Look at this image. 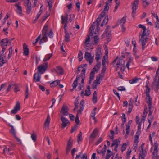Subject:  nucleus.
Returning <instances> with one entry per match:
<instances>
[{
	"mask_svg": "<svg viewBox=\"0 0 159 159\" xmlns=\"http://www.w3.org/2000/svg\"><path fill=\"white\" fill-rule=\"evenodd\" d=\"M57 70H55L56 71L57 73L61 75L63 74L64 71L63 68L60 66H58L57 67Z\"/></svg>",
	"mask_w": 159,
	"mask_h": 159,
	"instance_id": "nucleus-19",
	"label": "nucleus"
},
{
	"mask_svg": "<svg viewBox=\"0 0 159 159\" xmlns=\"http://www.w3.org/2000/svg\"><path fill=\"white\" fill-rule=\"evenodd\" d=\"M91 54L87 52H86L85 53L84 58L86 60L91 64L93 62V57H91Z\"/></svg>",
	"mask_w": 159,
	"mask_h": 159,
	"instance_id": "nucleus-9",
	"label": "nucleus"
},
{
	"mask_svg": "<svg viewBox=\"0 0 159 159\" xmlns=\"http://www.w3.org/2000/svg\"><path fill=\"white\" fill-rule=\"evenodd\" d=\"M108 16L107 15L104 19L103 20L101 25V26H103L104 25H106L108 21Z\"/></svg>",
	"mask_w": 159,
	"mask_h": 159,
	"instance_id": "nucleus-26",
	"label": "nucleus"
},
{
	"mask_svg": "<svg viewBox=\"0 0 159 159\" xmlns=\"http://www.w3.org/2000/svg\"><path fill=\"white\" fill-rule=\"evenodd\" d=\"M106 11H104V10L101 12V14L99 15L101 17L103 18L105 15L106 13Z\"/></svg>",
	"mask_w": 159,
	"mask_h": 159,
	"instance_id": "nucleus-61",
	"label": "nucleus"
},
{
	"mask_svg": "<svg viewBox=\"0 0 159 159\" xmlns=\"http://www.w3.org/2000/svg\"><path fill=\"white\" fill-rule=\"evenodd\" d=\"M24 53L25 56H27L29 53V50L28 46L25 43H24L23 45Z\"/></svg>",
	"mask_w": 159,
	"mask_h": 159,
	"instance_id": "nucleus-17",
	"label": "nucleus"
},
{
	"mask_svg": "<svg viewBox=\"0 0 159 159\" xmlns=\"http://www.w3.org/2000/svg\"><path fill=\"white\" fill-rule=\"evenodd\" d=\"M8 125L11 127V129L10 130V133L13 135L14 136H15L16 135L15 130L13 126L9 124H8Z\"/></svg>",
	"mask_w": 159,
	"mask_h": 159,
	"instance_id": "nucleus-25",
	"label": "nucleus"
},
{
	"mask_svg": "<svg viewBox=\"0 0 159 159\" xmlns=\"http://www.w3.org/2000/svg\"><path fill=\"white\" fill-rule=\"evenodd\" d=\"M82 139V134L81 132H80L77 136V142L79 143V141H81Z\"/></svg>",
	"mask_w": 159,
	"mask_h": 159,
	"instance_id": "nucleus-42",
	"label": "nucleus"
},
{
	"mask_svg": "<svg viewBox=\"0 0 159 159\" xmlns=\"http://www.w3.org/2000/svg\"><path fill=\"white\" fill-rule=\"evenodd\" d=\"M39 74V73L37 72L34 74V80L35 82L40 81L41 76Z\"/></svg>",
	"mask_w": 159,
	"mask_h": 159,
	"instance_id": "nucleus-15",
	"label": "nucleus"
},
{
	"mask_svg": "<svg viewBox=\"0 0 159 159\" xmlns=\"http://www.w3.org/2000/svg\"><path fill=\"white\" fill-rule=\"evenodd\" d=\"M25 99L26 98H28V96L29 95V89L28 86L27 85L26 87V90L25 92Z\"/></svg>",
	"mask_w": 159,
	"mask_h": 159,
	"instance_id": "nucleus-41",
	"label": "nucleus"
},
{
	"mask_svg": "<svg viewBox=\"0 0 159 159\" xmlns=\"http://www.w3.org/2000/svg\"><path fill=\"white\" fill-rule=\"evenodd\" d=\"M101 54V50L99 48H97L96 52L95 59L97 61H98L100 59V55Z\"/></svg>",
	"mask_w": 159,
	"mask_h": 159,
	"instance_id": "nucleus-16",
	"label": "nucleus"
},
{
	"mask_svg": "<svg viewBox=\"0 0 159 159\" xmlns=\"http://www.w3.org/2000/svg\"><path fill=\"white\" fill-rule=\"evenodd\" d=\"M106 5L104 6V11H108L109 9V7L108 6V4L107 2V3L105 2Z\"/></svg>",
	"mask_w": 159,
	"mask_h": 159,
	"instance_id": "nucleus-60",
	"label": "nucleus"
},
{
	"mask_svg": "<svg viewBox=\"0 0 159 159\" xmlns=\"http://www.w3.org/2000/svg\"><path fill=\"white\" fill-rule=\"evenodd\" d=\"M80 79V76H79V75H77L76 77V79H75V80L74 81L73 83V85L74 86V87L75 88V87H77V84H78V81Z\"/></svg>",
	"mask_w": 159,
	"mask_h": 159,
	"instance_id": "nucleus-34",
	"label": "nucleus"
},
{
	"mask_svg": "<svg viewBox=\"0 0 159 159\" xmlns=\"http://www.w3.org/2000/svg\"><path fill=\"white\" fill-rule=\"evenodd\" d=\"M69 109L68 107L66 105H63L62 106L61 110L60 111V112L62 113V114L61 115L63 116H67L69 114L68 113Z\"/></svg>",
	"mask_w": 159,
	"mask_h": 159,
	"instance_id": "nucleus-5",
	"label": "nucleus"
},
{
	"mask_svg": "<svg viewBox=\"0 0 159 159\" xmlns=\"http://www.w3.org/2000/svg\"><path fill=\"white\" fill-rule=\"evenodd\" d=\"M48 27V25L46 24L42 30V34L44 35L45 34L47 35V29Z\"/></svg>",
	"mask_w": 159,
	"mask_h": 159,
	"instance_id": "nucleus-24",
	"label": "nucleus"
},
{
	"mask_svg": "<svg viewBox=\"0 0 159 159\" xmlns=\"http://www.w3.org/2000/svg\"><path fill=\"white\" fill-rule=\"evenodd\" d=\"M19 4H20L19 3H17L15 4L14 5L17 8V13L20 16H22L23 15V14L22 13V7L21 6L19 5Z\"/></svg>",
	"mask_w": 159,
	"mask_h": 159,
	"instance_id": "nucleus-11",
	"label": "nucleus"
},
{
	"mask_svg": "<svg viewBox=\"0 0 159 159\" xmlns=\"http://www.w3.org/2000/svg\"><path fill=\"white\" fill-rule=\"evenodd\" d=\"M132 120H129L128 123L126 125V130H127V133H128L129 132V130H130V125L132 123Z\"/></svg>",
	"mask_w": 159,
	"mask_h": 159,
	"instance_id": "nucleus-30",
	"label": "nucleus"
},
{
	"mask_svg": "<svg viewBox=\"0 0 159 159\" xmlns=\"http://www.w3.org/2000/svg\"><path fill=\"white\" fill-rule=\"evenodd\" d=\"M148 101L147 102V103H148V106H149V108H151L152 104V99L150 97V95L148 96Z\"/></svg>",
	"mask_w": 159,
	"mask_h": 159,
	"instance_id": "nucleus-31",
	"label": "nucleus"
},
{
	"mask_svg": "<svg viewBox=\"0 0 159 159\" xmlns=\"http://www.w3.org/2000/svg\"><path fill=\"white\" fill-rule=\"evenodd\" d=\"M73 140L71 137H70L67 142L66 148L71 149L73 146Z\"/></svg>",
	"mask_w": 159,
	"mask_h": 159,
	"instance_id": "nucleus-14",
	"label": "nucleus"
},
{
	"mask_svg": "<svg viewBox=\"0 0 159 159\" xmlns=\"http://www.w3.org/2000/svg\"><path fill=\"white\" fill-rule=\"evenodd\" d=\"M52 56V53L51 54H48V55L47 56V58L45 57L44 58L43 60V61L45 62L49 60Z\"/></svg>",
	"mask_w": 159,
	"mask_h": 159,
	"instance_id": "nucleus-49",
	"label": "nucleus"
},
{
	"mask_svg": "<svg viewBox=\"0 0 159 159\" xmlns=\"http://www.w3.org/2000/svg\"><path fill=\"white\" fill-rule=\"evenodd\" d=\"M31 11V5L29 6H28L27 7L26 9V13L27 14H29L30 13Z\"/></svg>",
	"mask_w": 159,
	"mask_h": 159,
	"instance_id": "nucleus-58",
	"label": "nucleus"
},
{
	"mask_svg": "<svg viewBox=\"0 0 159 159\" xmlns=\"http://www.w3.org/2000/svg\"><path fill=\"white\" fill-rule=\"evenodd\" d=\"M154 149L152 153L153 156L152 157L153 158L155 157H156L158 156V144L157 142L154 143Z\"/></svg>",
	"mask_w": 159,
	"mask_h": 159,
	"instance_id": "nucleus-8",
	"label": "nucleus"
},
{
	"mask_svg": "<svg viewBox=\"0 0 159 159\" xmlns=\"http://www.w3.org/2000/svg\"><path fill=\"white\" fill-rule=\"evenodd\" d=\"M97 130L95 129L93 132L92 134L91 135L90 137L91 138H93L96 137V134L97 133Z\"/></svg>",
	"mask_w": 159,
	"mask_h": 159,
	"instance_id": "nucleus-46",
	"label": "nucleus"
},
{
	"mask_svg": "<svg viewBox=\"0 0 159 159\" xmlns=\"http://www.w3.org/2000/svg\"><path fill=\"white\" fill-rule=\"evenodd\" d=\"M47 41V35L45 34L43 37L41 39L39 42V44H40L42 43L45 42Z\"/></svg>",
	"mask_w": 159,
	"mask_h": 159,
	"instance_id": "nucleus-28",
	"label": "nucleus"
},
{
	"mask_svg": "<svg viewBox=\"0 0 159 159\" xmlns=\"http://www.w3.org/2000/svg\"><path fill=\"white\" fill-rule=\"evenodd\" d=\"M121 119L122 121V122L125 123L126 121V118L125 116V113L122 114V117Z\"/></svg>",
	"mask_w": 159,
	"mask_h": 159,
	"instance_id": "nucleus-50",
	"label": "nucleus"
},
{
	"mask_svg": "<svg viewBox=\"0 0 159 159\" xmlns=\"http://www.w3.org/2000/svg\"><path fill=\"white\" fill-rule=\"evenodd\" d=\"M129 58L128 61L126 65V66L128 68V70H129V66L130 64V63L131 62V61L133 60V58L132 57L130 56L129 57Z\"/></svg>",
	"mask_w": 159,
	"mask_h": 159,
	"instance_id": "nucleus-36",
	"label": "nucleus"
},
{
	"mask_svg": "<svg viewBox=\"0 0 159 159\" xmlns=\"http://www.w3.org/2000/svg\"><path fill=\"white\" fill-rule=\"evenodd\" d=\"M93 39V38H92ZM94 40L93 41L94 43H93V45H97L98 44V42L99 41V38L98 35H96L93 37V39Z\"/></svg>",
	"mask_w": 159,
	"mask_h": 159,
	"instance_id": "nucleus-22",
	"label": "nucleus"
},
{
	"mask_svg": "<svg viewBox=\"0 0 159 159\" xmlns=\"http://www.w3.org/2000/svg\"><path fill=\"white\" fill-rule=\"evenodd\" d=\"M111 135L109 136V137L111 139H113L114 138V132L113 130H111Z\"/></svg>",
	"mask_w": 159,
	"mask_h": 159,
	"instance_id": "nucleus-56",
	"label": "nucleus"
},
{
	"mask_svg": "<svg viewBox=\"0 0 159 159\" xmlns=\"http://www.w3.org/2000/svg\"><path fill=\"white\" fill-rule=\"evenodd\" d=\"M144 143H142L139 148V150L140 155H144L146 156V151L145 150H144Z\"/></svg>",
	"mask_w": 159,
	"mask_h": 159,
	"instance_id": "nucleus-10",
	"label": "nucleus"
},
{
	"mask_svg": "<svg viewBox=\"0 0 159 159\" xmlns=\"http://www.w3.org/2000/svg\"><path fill=\"white\" fill-rule=\"evenodd\" d=\"M16 86L15 84H12V83H11L8 86L7 89L6 90V92H8L10 90L11 88V86Z\"/></svg>",
	"mask_w": 159,
	"mask_h": 159,
	"instance_id": "nucleus-57",
	"label": "nucleus"
},
{
	"mask_svg": "<svg viewBox=\"0 0 159 159\" xmlns=\"http://www.w3.org/2000/svg\"><path fill=\"white\" fill-rule=\"evenodd\" d=\"M159 71H157L155 75V78L154 79V81H155V82L156 83V84H157V81L158 80V77L159 76V73L158 72Z\"/></svg>",
	"mask_w": 159,
	"mask_h": 159,
	"instance_id": "nucleus-47",
	"label": "nucleus"
},
{
	"mask_svg": "<svg viewBox=\"0 0 159 159\" xmlns=\"http://www.w3.org/2000/svg\"><path fill=\"white\" fill-rule=\"evenodd\" d=\"M139 139V137L138 136V135H135V138H134V143H136V144L138 143Z\"/></svg>",
	"mask_w": 159,
	"mask_h": 159,
	"instance_id": "nucleus-62",
	"label": "nucleus"
},
{
	"mask_svg": "<svg viewBox=\"0 0 159 159\" xmlns=\"http://www.w3.org/2000/svg\"><path fill=\"white\" fill-rule=\"evenodd\" d=\"M50 121V118L49 115H48L47 116V119L45 121L44 125L46 126H49Z\"/></svg>",
	"mask_w": 159,
	"mask_h": 159,
	"instance_id": "nucleus-29",
	"label": "nucleus"
},
{
	"mask_svg": "<svg viewBox=\"0 0 159 159\" xmlns=\"http://www.w3.org/2000/svg\"><path fill=\"white\" fill-rule=\"evenodd\" d=\"M6 62V61L4 60L3 59H1L0 61V67L2 66Z\"/></svg>",
	"mask_w": 159,
	"mask_h": 159,
	"instance_id": "nucleus-63",
	"label": "nucleus"
},
{
	"mask_svg": "<svg viewBox=\"0 0 159 159\" xmlns=\"http://www.w3.org/2000/svg\"><path fill=\"white\" fill-rule=\"evenodd\" d=\"M60 82V80H57L52 82L51 83L50 85L52 87H54L59 84Z\"/></svg>",
	"mask_w": 159,
	"mask_h": 159,
	"instance_id": "nucleus-27",
	"label": "nucleus"
},
{
	"mask_svg": "<svg viewBox=\"0 0 159 159\" xmlns=\"http://www.w3.org/2000/svg\"><path fill=\"white\" fill-rule=\"evenodd\" d=\"M157 20L155 22V27L157 28V29L159 28V19L158 16L157 15L156 16Z\"/></svg>",
	"mask_w": 159,
	"mask_h": 159,
	"instance_id": "nucleus-35",
	"label": "nucleus"
},
{
	"mask_svg": "<svg viewBox=\"0 0 159 159\" xmlns=\"http://www.w3.org/2000/svg\"><path fill=\"white\" fill-rule=\"evenodd\" d=\"M86 71V69L84 68H83L82 70L81 71V75L80 76L81 79H84L85 77V73Z\"/></svg>",
	"mask_w": 159,
	"mask_h": 159,
	"instance_id": "nucleus-33",
	"label": "nucleus"
},
{
	"mask_svg": "<svg viewBox=\"0 0 159 159\" xmlns=\"http://www.w3.org/2000/svg\"><path fill=\"white\" fill-rule=\"evenodd\" d=\"M112 152L109 149H108L107 150V154L106 155V157L107 158L108 157V158H110L111 155H112Z\"/></svg>",
	"mask_w": 159,
	"mask_h": 159,
	"instance_id": "nucleus-40",
	"label": "nucleus"
},
{
	"mask_svg": "<svg viewBox=\"0 0 159 159\" xmlns=\"http://www.w3.org/2000/svg\"><path fill=\"white\" fill-rule=\"evenodd\" d=\"M126 16L124 17L120 20V23L121 24V25H122V24L124 25V24L126 23Z\"/></svg>",
	"mask_w": 159,
	"mask_h": 159,
	"instance_id": "nucleus-39",
	"label": "nucleus"
},
{
	"mask_svg": "<svg viewBox=\"0 0 159 159\" xmlns=\"http://www.w3.org/2000/svg\"><path fill=\"white\" fill-rule=\"evenodd\" d=\"M9 39L7 38L2 39L0 42V46L3 47L4 46H7L8 44Z\"/></svg>",
	"mask_w": 159,
	"mask_h": 159,
	"instance_id": "nucleus-13",
	"label": "nucleus"
},
{
	"mask_svg": "<svg viewBox=\"0 0 159 159\" xmlns=\"http://www.w3.org/2000/svg\"><path fill=\"white\" fill-rule=\"evenodd\" d=\"M138 27L139 28H141L143 29V32L142 34H140L139 38V41L142 44V49L144 50L145 48V45L147 42V40L148 38L147 37L145 38V36H148L150 34V30L149 27L147 28V32H146V28L145 26L142 25L141 24H139L138 25Z\"/></svg>",
	"mask_w": 159,
	"mask_h": 159,
	"instance_id": "nucleus-1",
	"label": "nucleus"
},
{
	"mask_svg": "<svg viewBox=\"0 0 159 159\" xmlns=\"http://www.w3.org/2000/svg\"><path fill=\"white\" fill-rule=\"evenodd\" d=\"M94 70H92L90 73L89 79L93 80L94 77Z\"/></svg>",
	"mask_w": 159,
	"mask_h": 159,
	"instance_id": "nucleus-45",
	"label": "nucleus"
},
{
	"mask_svg": "<svg viewBox=\"0 0 159 159\" xmlns=\"http://www.w3.org/2000/svg\"><path fill=\"white\" fill-rule=\"evenodd\" d=\"M145 87L146 88V92L145 93L146 94V98L147 99L148 96L149 95V93L150 92V89L149 88V86H145Z\"/></svg>",
	"mask_w": 159,
	"mask_h": 159,
	"instance_id": "nucleus-32",
	"label": "nucleus"
},
{
	"mask_svg": "<svg viewBox=\"0 0 159 159\" xmlns=\"http://www.w3.org/2000/svg\"><path fill=\"white\" fill-rule=\"evenodd\" d=\"M110 28V26L109 25H107L106 27L105 31L107 35V40L108 42L110 41L111 38V31H109Z\"/></svg>",
	"mask_w": 159,
	"mask_h": 159,
	"instance_id": "nucleus-6",
	"label": "nucleus"
},
{
	"mask_svg": "<svg viewBox=\"0 0 159 159\" xmlns=\"http://www.w3.org/2000/svg\"><path fill=\"white\" fill-rule=\"evenodd\" d=\"M11 148H7L6 146L5 148L3 149V153L5 154V152H6L7 154L11 155L12 153L11 152Z\"/></svg>",
	"mask_w": 159,
	"mask_h": 159,
	"instance_id": "nucleus-21",
	"label": "nucleus"
},
{
	"mask_svg": "<svg viewBox=\"0 0 159 159\" xmlns=\"http://www.w3.org/2000/svg\"><path fill=\"white\" fill-rule=\"evenodd\" d=\"M92 101L94 103H95L97 102V94L96 91H95L94 92V93L93 94Z\"/></svg>",
	"mask_w": 159,
	"mask_h": 159,
	"instance_id": "nucleus-23",
	"label": "nucleus"
},
{
	"mask_svg": "<svg viewBox=\"0 0 159 159\" xmlns=\"http://www.w3.org/2000/svg\"><path fill=\"white\" fill-rule=\"evenodd\" d=\"M53 32L52 29H51L49 33L48 34V35L49 36L50 38H52L53 37Z\"/></svg>",
	"mask_w": 159,
	"mask_h": 159,
	"instance_id": "nucleus-55",
	"label": "nucleus"
},
{
	"mask_svg": "<svg viewBox=\"0 0 159 159\" xmlns=\"http://www.w3.org/2000/svg\"><path fill=\"white\" fill-rule=\"evenodd\" d=\"M90 32L89 33V35H88L87 36H88L87 38L84 42L85 45L86 47H88V45L89 44V42L90 41V36H92L93 35V31H90Z\"/></svg>",
	"mask_w": 159,
	"mask_h": 159,
	"instance_id": "nucleus-12",
	"label": "nucleus"
},
{
	"mask_svg": "<svg viewBox=\"0 0 159 159\" xmlns=\"http://www.w3.org/2000/svg\"><path fill=\"white\" fill-rule=\"evenodd\" d=\"M61 23L64 24L65 23L68 22V14L66 13V16H64L62 15L61 16Z\"/></svg>",
	"mask_w": 159,
	"mask_h": 159,
	"instance_id": "nucleus-20",
	"label": "nucleus"
},
{
	"mask_svg": "<svg viewBox=\"0 0 159 159\" xmlns=\"http://www.w3.org/2000/svg\"><path fill=\"white\" fill-rule=\"evenodd\" d=\"M50 14L49 13H48L47 12H46L45 14L44 15L43 17L42 20V22H43L44 21L45 19L47 18L49 16Z\"/></svg>",
	"mask_w": 159,
	"mask_h": 159,
	"instance_id": "nucleus-53",
	"label": "nucleus"
},
{
	"mask_svg": "<svg viewBox=\"0 0 159 159\" xmlns=\"http://www.w3.org/2000/svg\"><path fill=\"white\" fill-rule=\"evenodd\" d=\"M102 18L101 17H100L99 16L98 17V18L96 20V25L98 27L99 26V25H100V22L101 21V19Z\"/></svg>",
	"mask_w": 159,
	"mask_h": 159,
	"instance_id": "nucleus-38",
	"label": "nucleus"
},
{
	"mask_svg": "<svg viewBox=\"0 0 159 159\" xmlns=\"http://www.w3.org/2000/svg\"><path fill=\"white\" fill-rule=\"evenodd\" d=\"M78 58H79V61H81L83 58V54L81 50H80L78 54Z\"/></svg>",
	"mask_w": 159,
	"mask_h": 159,
	"instance_id": "nucleus-37",
	"label": "nucleus"
},
{
	"mask_svg": "<svg viewBox=\"0 0 159 159\" xmlns=\"http://www.w3.org/2000/svg\"><path fill=\"white\" fill-rule=\"evenodd\" d=\"M75 122L76 123V125H78L80 123V121L79 119L78 113H77L75 120Z\"/></svg>",
	"mask_w": 159,
	"mask_h": 159,
	"instance_id": "nucleus-54",
	"label": "nucleus"
},
{
	"mask_svg": "<svg viewBox=\"0 0 159 159\" xmlns=\"http://www.w3.org/2000/svg\"><path fill=\"white\" fill-rule=\"evenodd\" d=\"M41 34H40L36 39H35V42L34 43H33V44L35 46V45L37 43V42H38V41L41 38Z\"/></svg>",
	"mask_w": 159,
	"mask_h": 159,
	"instance_id": "nucleus-59",
	"label": "nucleus"
},
{
	"mask_svg": "<svg viewBox=\"0 0 159 159\" xmlns=\"http://www.w3.org/2000/svg\"><path fill=\"white\" fill-rule=\"evenodd\" d=\"M43 65H39L37 67L38 72L40 74H43L47 70L48 67V63L45 62Z\"/></svg>",
	"mask_w": 159,
	"mask_h": 159,
	"instance_id": "nucleus-3",
	"label": "nucleus"
},
{
	"mask_svg": "<svg viewBox=\"0 0 159 159\" xmlns=\"http://www.w3.org/2000/svg\"><path fill=\"white\" fill-rule=\"evenodd\" d=\"M139 80V79L136 78L130 80H129V82L130 84H133L134 83H136Z\"/></svg>",
	"mask_w": 159,
	"mask_h": 159,
	"instance_id": "nucleus-44",
	"label": "nucleus"
},
{
	"mask_svg": "<svg viewBox=\"0 0 159 159\" xmlns=\"http://www.w3.org/2000/svg\"><path fill=\"white\" fill-rule=\"evenodd\" d=\"M20 109V103L18 101L16 102V104L15 106L14 109L12 110L11 112L13 114H15Z\"/></svg>",
	"mask_w": 159,
	"mask_h": 159,
	"instance_id": "nucleus-7",
	"label": "nucleus"
},
{
	"mask_svg": "<svg viewBox=\"0 0 159 159\" xmlns=\"http://www.w3.org/2000/svg\"><path fill=\"white\" fill-rule=\"evenodd\" d=\"M139 1L135 0V1L133 2L132 5V11H136V10L137 9L138 6V5L139 4Z\"/></svg>",
	"mask_w": 159,
	"mask_h": 159,
	"instance_id": "nucleus-18",
	"label": "nucleus"
},
{
	"mask_svg": "<svg viewBox=\"0 0 159 159\" xmlns=\"http://www.w3.org/2000/svg\"><path fill=\"white\" fill-rule=\"evenodd\" d=\"M61 120L62 121L61 125V128L63 129L66 127L67 126L68 124H70V122L69 120L62 115L61 116Z\"/></svg>",
	"mask_w": 159,
	"mask_h": 159,
	"instance_id": "nucleus-4",
	"label": "nucleus"
},
{
	"mask_svg": "<svg viewBox=\"0 0 159 159\" xmlns=\"http://www.w3.org/2000/svg\"><path fill=\"white\" fill-rule=\"evenodd\" d=\"M95 25H96L95 22H94L92 25H91L89 28V31H93L95 28Z\"/></svg>",
	"mask_w": 159,
	"mask_h": 159,
	"instance_id": "nucleus-43",
	"label": "nucleus"
},
{
	"mask_svg": "<svg viewBox=\"0 0 159 159\" xmlns=\"http://www.w3.org/2000/svg\"><path fill=\"white\" fill-rule=\"evenodd\" d=\"M127 146V145L126 143L123 144L121 147V150L122 152H123L126 149Z\"/></svg>",
	"mask_w": 159,
	"mask_h": 159,
	"instance_id": "nucleus-48",
	"label": "nucleus"
},
{
	"mask_svg": "<svg viewBox=\"0 0 159 159\" xmlns=\"http://www.w3.org/2000/svg\"><path fill=\"white\" fill-rule=\"evenodd\" d=\"M31 138L34 142L36 141L37 139V136L36 134L34 133L32 134L31 135Z\"/></svg>",
	"mask_w": 159,
	"mask_h": 159,
	"instance_id": "nucleus-52",
	"label": "nucleus"
},
{
	"mask_svg": "<svg viewBox=\"0 0 159 159\" xmlns=\"http://www.w3.org/2000/svg\"><path fill=\"white\" fill-rule=\"evenodd\" d=\"M125 61L124 60H118L117 61L116 65H114V67H116V66H117L116 68V71H117V68H120V70L122 72H124L125 70Z\"/></svg>",
	"mask_w": 159,
	"mask_h": 159,
	"instance_id": "nucleus-2",
	"label": "nucleus"
},
{
	"mask_svg": "<svg viewBox=\"0 0 159 159\" xmlns=\"http://www.w3.org/2000/svg\"><path fill=\"white\" fill-rule=\"evenodd\" d=\"M70 35L69 34H65V39L66 42H68L70 41Z\"/></svg>",
	"mask_w": 159,
	"mask_h": 159,
	"instance_id": "nucleus-51",
	"label": "nucleus"
},
{
	"mask_svg": "<svg viewBox=\"0 0 159 159\" xmlns=\"http://www.w3.org/2000/svg\"><path fill=\"white\" fill-rule=\"evenodd\" d=\"M85 92L84 95L85 96H89L90 95L91 92L90 90H85Z\"/></svg>",
	"mask_w": 159,
	"mask_h": 159,
	"instance_id": "nucleus-64",
	"label": "nucleus"
}]
</instances>
